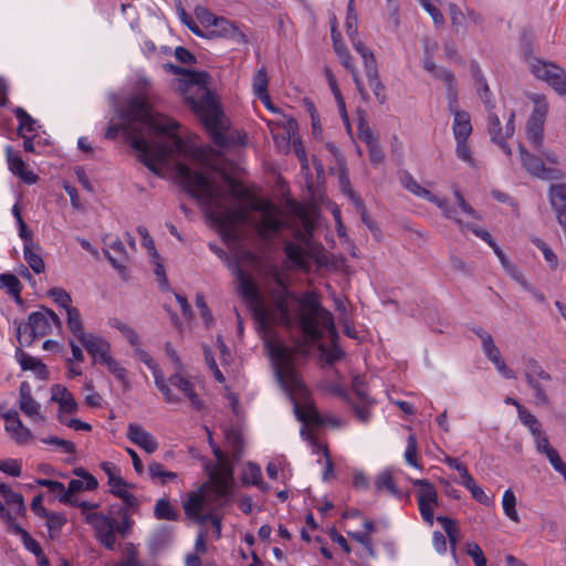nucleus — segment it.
<instances>
[{
    "mask_svg": "<svg viewBox=\"0 0 566 566\" xmlns=\"http://www.w3.org/2000/svg\"><path fill=\"white\" fill-rule=\"evenodd\" d=\"M176 178L184 190L197 200L210 222L219 228L223 240L233 239L234 227L248 221V210L242 207L230 209L224 205V195L205 174L195 171L185 164H179L176 169Z\"/></svg>",
    "mask_w": 566,
    "mask_h": 566,
    "instance_id": "1",
    "label": "nucleus"
},
{
    "mask_svg": "<svg viewBox=\"0 0 566 566\" xmlns=\"http://www.w3.org/2000/svg\"><path fill=\"white\" fill-rule=\"evenodd\" d=\"M298 307L296 323L306 339L319 342L328 334L332 346L319 345V350L327 364H334L344 358V350L337 345L338 333L333 314L322 305L321 296L315 291H305L297 297Z\"/></svg>",
    "mask_w": 566,
    "mask_h": 566,
    "instance_id": "2",
    "label": "nucleus"
},
{
    "mask_svg": "<svg viewBox=\"0 0 566 566\" xmlns=\"http://www.w3.org/2000/svg\"><path fill=\"white\" fill-rule=\"evenodd\" d=\"M119 117L129 126L142 124L155 133L172 138L177 148L184 145L178 136L179 124L169 116L154 112L147 94L129 96L119 109Z\"/></svg>",
    "mask_w": 566,
    "mask_h": 566,
    "instance_id": "3",
    "label": "nucleus"
},
{
    "mask_svg": "<svg viewBox=\"0 0 566 566\" xmlns=\"http://www.w3.org/2000/svg\"><path fill=\"white\" fill-rule=\"evenodd\" d=\"M265 346L274 365L275 375L290 398L294 400L295 397H305L307 388L294 368V358L298 353V347L286 346L273 339L268 340Z\"/></svg>",
    "mask_w": 566,
    "mask_h": 566,
    "instance_id": "4",
    "label": "nucleus"
},
{
    "mask_svg": "<svg viewBox=\"0 0 566 566\" xmlns=\"http://www.w3.org/2000/svg\"><path fill=\"white\" fill-rule=\"evenodd\" d=\"M119 134H122L124 139L130 144V147L138 153V160L151 172L158 175L159 165L166 160L171 149L166 145H150L145 138L140 137L139 128L129 126L125 122L109 125L104 137L108 140H114Z\"/></svg>",
    "mask_w": 566,
    "mask_h": 566,
    "instance_id": "5",
    "label": "nucleus"
},
{
    "mask_svg": "<svg viewBox=\"0 0 566 566\" xmlns=\"http://www.w3.org/2000/svg\"><path fill=\"white\" fill-rule=\"evenodd\" d=\"M53 327L61 328L62 321L59 315L46 307L29 314L25 322L17 326V338L21 346H30L36 338L51 334Z\"/></svg>",
    "mask_w": 566,
    "mask_h": 566,
    "instance_id": "6",
    "label": "nucleus"
},
{
    "mask_svg": "<svg viewBox=\"0 0 566 566\" xmlns=\"http://www.w3.org/2000/svg\"><path fill=\"white\" fill-rule=\"evenodd\" d=\"M301 295L302 294H300L298 297ZM270 296L271 305H266L263 302V307L268 315L263 319H261L259 316H254V319L264 332H269L271 327L275 325L291 328L294 325V319L291 315L289 300L293 297L295 301H297V296H293L286 287L272 291ZM296 303L298 304V302Z\"/></svg>",
    "mask_w": 566,
    "mask_h": 566,
    "instance_id": "7",
    "label": "nucleus"
},
{
    "mask_svg": "<svg viewBox=\"0 0 566 566\" xmlns=\"http://www.w3.org/2000/svg\"><path fill=\"white\" fill-rule=\"evenodd\" d=\"M226 500H216L208 483H202L195 491L187 493L182 509L188 520L197 524H205V520L211 517L208 516V510L222 506Z\"/></svg>",
    "mask_w": 566,
    "mask_h": 566,
    "instance_id": "8",
    "label": "nucleus"
},
{
    "mask_svg": "<svg viewBox=\"0 0 566 566\" xmlns=\"http://www.w3.org/2000/svg\"><path fill=\"white\" fill-rule=\"evenodd\" d=\"M532 74L547 83L557 94H566V71L559 65L534 57L530 62Z\"/></svg>",
    "mask_w": 566,
    "mask_h": 566,
    "instance_id": "9",
    "label": "nucleus"
},
{
    "mask_svg": "<svg viewBox=\"0 0 566 566\" xmlns=\"http://www.w3.org/2000/svg\"><path fill=\"white\" fill-rule=\"evenodd\" d=\"M412 485L418 488L416 497L421 518L431 526L434 522V509L438 506L437 490L434 485L426 479L413 480Z\"/></svg>",
    "mask_w": 566,
    "mask_h": 566,
    "instance_id": "10",
    "label": "nucleus"
},
{
    "mask_svg": "<svg viewBox=\"0 0 566 566\" xmlns=\"http://www.w3.org/2000/svg\"><path fill=\"white\" fill-rule=\"evenodd\" d=\"M238 292L247 302L253 317L263 319L268 314L263 307V297L252 277L240 266H237Z\"/></svg>",
    "mask_w": 566,
    "mask_h": 566,
    "instance_id": "11",
    "label": "nucleus"
},
{
    "mask_svg": "<svg viewBox=\"0 0 566 566\" xmlns=\"http://www.w3.org/2000/svg\"><path fill=\"white\" fill-rule=\"evenodd\" d=\"M518 155L522 167L530 175L545 181L564 179L565 175L563 170L554 167H546L542 158L532 155L523 145L518 146Z\"/></svg>",
    "mask_w": 566,
    "mask_h": 566,
    "instance_id": "12",
    "label": "nucleus"
},
{
    "mask_svg": "<svg viewBox=\"0 0 566 566\" xmlns=\"http://www.w3.org/2000/svg\"><path fill=\"white\" fill-rule=\"evenodd\" d=\"M86 524L90 525L96 539L108 551H113L116 544L115 520L111 516L99 513L98 515H88Z\"/></svg>",
    "mask_w": 566,
    "mask_h": 566,
    "instance_id": "13",
    "label": "nucleus"
},
{
    "mask_svg": "<svg viewBox=\"0 0 566 566\" xmlns=\"http://www.w3.org/2000/svg\"><path fill=\"white\" fill-rule=\"evenodd\" d=\"M232 478L233 469L231 463L228 460L217 462L209 474V482H207L216 500H226L228 497Z\"/></svg>",
    "mask_w": 566,
    "mask_h": 566,
    "instance_id": "14",
    "label": "nucleus"
},
{
    "mask_svg": "<svg viewBox=\"0 0 566 566\" xmlns=\"http://www.w3.org/2000/svg\"><path fill=\"white\" fill-rule=\"evenodd\" d=\"M189 103L191 109L198 116L205 127L221 120L222 111L220 109L216 97L210 92L207 91L198 99L189 98Z\"/></svg>",
    "mask_w": 566,
    "mask_h": 566,
    "instance_id": "15",
    "label": "nucleus"
},
{
    "mask_svg": "<svg viewBox=\"0 0 566 566\" xmlns=\"http://www.w3.org/2000/svg\"><path fill=\"white\" fill-rule=\"evenodd\" d=\"M547 104L535 102V106L526 124V134L530 144L539 149L544 142V123L547 115Z\"/></svg>",
    "mask_w": 566,
    "mask_h": 566,
    "instance_id": "16",
    "label": "nucleus"
},
{
    "mask_svg": "<svg viewBox=\"0 0 566 566\" xmlns=\"http://www.w3.org/2000/svg\"><path fill=\"white\" fill-rule=\"evenodd\" d=\"M205 38H222L230 40L237 44L248 43V36L241 27L224 17H219L217 23L211 30L206 32Z\"/></svg>",
    "mask_w": 566,
    "mask_h": 566,
    "instance_id": "17",
    "label": "nucleus"
},
{
    "mask_svg": "<svg viewBox=\"0 0 566 566\" xmlns=\"http://www.w3.org/2000/svg\"><path fill=\"white\" fill-rule=\"evenodd\" d=\"M18 406L21 412L34 422H44L45 416L41 412V403L34 399L31 387L27 381L19 388Z\"/></svg>",
    "mask_w": 566,
    "mask_h": 566,
    "instance_id": "18",
    "label": "nucleus"
},
{
    "mask_svg": "<svg viewBox=\"0 0 566 566\" xmlns=\"http://www.w3.org/2000/svg\"><path fill=\"white\" fill-rule=\"evenodd\" d=\"M51 400L59 405L56 418L63 421L69 415H74L78 410V403L76 402L73 394L63 385H54L52 387Z\"/></svg>",
    "mask_w": 566,
    "mask_h": 566,
    "instance_id": "19",
    "label": "nucleus"
},
{
    "mask_svg": "<svg viewBox=\"0 0 566 566\" xmlns=\"http://www.w3.org/2000/svg\"><path fill=\"white\" fill-rule=\"evenodd\" d=\"M1 417L6 421L4 430L18 444L28 443L32 439L31 430L22 423L15 409L4 411Z\"/></svg>",
    "mask_w": 566,
    "mask_h": 566,
    "instance_id": "20",
    "label": "nucleus"
},
{
    "mask_svg": "<svg viewBox=\"0 0 566 566\" xmlns=\"http://www.w3.org/2000/svg\"><path fill=\"white\" fill-rule=\"evenodd\" d=\"M80 343L94 363L103 364L111 356V344L102 336L90 333Z\"/></svg>",
    "mask_w": 566,
    "mask_h": 566,
    "instance_id": "21",
    "label": "nucleus"
},
{
    "mask_svg": "<svg viewBox=\"0 0 566 566\" xmlns=\"http://www.w3.org/2000/svg\"><path fill=\"white\" fill-rule=\"evenodd\" d=\"M4 151L9 170L27 185H34L39 177L27 168L22 157L13 150L11 145H7Z\"/></svg>",
    "mask_w": 566,
    "mask_h": 566,
    "instance_id": "22",
    "label": "nucleus"
},
{
    "mask_svg": "<svg viewBox=\"0 0 566 566\" xmlns=\"http://www.w3.org/2000/svg\"><path fill=\"white\" fill-rule=\"evenodd\" d=\"M126 436L130 442L144 449L149 454L154 453L159 447L157 439L140 424L129 423Z\"/></svg>",
    "mask_w": 566,
    "mask_h": 566,
    "instance_id": "23",
    "label": "nucleus"
},
{
    "mask_svg": "<svg viewBox=\"0 0 566 566\" xmlns=\"http://www.w3.org/2000/svg\"><path fill=\"white\" fill-rule=\"evenodd\" d=\"M107 484L109 486V493L120 499L126 509L136 510L139 506L138 499L129 491L132 485L120 475L117 478L111 476V481H108Z\"/></svg>",
    "mask_w": 566,
    "mask_h": 566,
    "instance_id": "24",
    "label": "nucleus"
},
{
    "mask_svg": "<svg viewBox=\"0 0 566 566\" xmlns=\"http://www.w3.org/2000/svg\"><path fill=\"white\" fill-rule=\"evenodd\" d=\"M287 261L296 269H310V253L300 243L286 240L283 245Z\"/></svg>",
    "mask_w": 566,
    "mask_h": 566,
    "instance_id": "25",
    "label": "nucleus"
},
{
    "mask_svg": "<svg viewBox=\"0 0 566 566\" xmlns=\"http://www.w3.org/2000/svg\"><path fill=\"white\" fill-rule=\"evenodd\" d=\"M167 384L169 385V387L174 386L181 392H184L185 396L189 399L190 405L193 409L201 410L205 408L203 401L200 399V397L196 394L193 389V384L184 376H181L180 374L176 373L171 375L168 378Z\"/></svg>",
    "mask_w": 566,
    "mask_h": 566,
    "instance_id": "26",
    "label": "nucleus"
},
{
    "mask_svg": "<svg viewBox=\"0 0 566 566\" xmlns=\"http://www.w3.org/2000/svg\"><path fill=\"white\" fill-rule=\"evenodd\" d=\"M488 112V132L492 142L496 143L507 156H512V149L505 142L504 130L501 127L499 116L493 112V109Z\"/></svg>",
    "mask_w": 566,
    "mask_h": 566,
    "instance_id": "27",
    "label": "nucleus"
},
{
    "mask_svg": "<svg viewBox=\"0 0 566 566\" xmlns=\"http://www.w3.org/2000/svg\"><path fill=\"white\" fill-rule=\"evenodd\" d=\"M324 75H325L327 84L335 97L339 115H340L344 124L349 126V118H348L347 111H346L345 99H344L342 92L338 87L337 80H336L333 71L328 66L324 67Z\"/></svg>",
    "mask_w": 566,
    "mask_h": 566,
    "instance_id": "28",
    "label": "nucleus"
},
{
    "mask_svg": "<svg viewBox=\"0 0 566 566\" xmlns=\"http://www.w3.org/2000/svg\"><path fill=\"white\" fill-rule=\"evenodd\" d=\"M107 249L104 253L109 263L118 271L125 269L124 262L127 259L124 243L119 239H115L111 242H106Z\"/></svg>",
    "mask_w": 566,
    "mask_h": 566,
    "instance_id": "29",
    "label": "nucleus"
},
{
    "mask_svg": "<svg viewBox=\"0 0 566 566\" xmlns=\"http://www.w3.org/2000/svg\"><path fill=\"white\" fill-rule=\"evenodd\" d=\"M65 314L67 329L72 333L75 339L80 342L90 334V332H86L85 329L84 321L77 307L66 308Z\"/></svg>",
    "mask_w": 566,
    "mask_h": 566,
    "instance_id": "30",
    "label": "nucleus"
},
{
    "mask_svg": "<svg viewBox=\"0 0 566 566\" xmlns=\"http://www.w3.org/2000/svg\"><path fill=\"white\" fill-rule=\"evenodd\" d=\"M452 130L454 139H468L472 133L471 116L465 111H454Z\"/></svg>",
    "mask_w": 566,
    "mask_h": 566,
    "instance_id": "31",
    "label": "nucleus"
},
{
    "mask_svg": "<svg viewBox=\"0 0 566 566\" xmlns=\"http://www.w3.org/2000/svg\"><path fill=\"white\" fill-rule=\"evenodd\" d=\"M471 67H472V75L476 83L478 93H479L480 97L482 98V101L486 107V111L494 109L495 106L491 99L492 94H491L490 87L486 83L484 75L482 74V71H481L479 64L474 62V63H472Z\"/></svg>",
    "mask_w": 566,
    "mask_h": 566,
    "instance_id": "32",
    "label": "nucleus"
},
{
    "mask_svg": "<svg viewBox=\"0 0 566 566\" xmlns=\"http://www.w3.org/2000/svg\"><path fill=\"white\" fill-rule=\"evenodd\" d=\"M243 484H251L256 486L262 492H266L270 490L268 483L263 481L262 471L259 464L249 462L243 471L242 476Z\"/></svg>",
    "mask_w": 566,
    "mask_h": 566,
    "instance_id": "33",
    "label": "nucleus"
},
{
    "mask_svg": "<svg viewBox=\"0 0 566 566\" xmlns=\"http://www.w3.org/2000/svg\"><path fill=\"white\" fill-rule=\"evenodd\" d=\"M149 369L151 370V374L154 376L155 385L158 388V390L163 394L165 401L167 403L180 402V397L172 392L158 364L155 363V367H149Z\"/></svg>",
    "mask_w": 566,
    "mask_h": 566,
    "instance_id": "34",
    "label": "nucleus"
},
{
    "mask_svg": "<svg viewBox=\"0 0 566 566\" xmlns=\"http://www.w3.org/2000/svg\"><path fill=\"white\" fill-rule=\"evenodd\" d=\"M41 247L39 244H30L23 247V256L28 265L36 274H41L45 270V264L41 255Z\"/></svg>",
    "mask_w": 566,
    "mask_h": 566,
    "instance_id": "35",
    "label": "nucleus"
},
{
    "mask_svg": "<svg viewBox=\"0 0 566 566\" xmlns=\"http://www.w3.org/2000/svg\"><path fill=\"white\" fill-rule=\"evenodd\" d=\"M365 72L368 85L371 88L376 99L379 104H384L387 99L386 86L379 78L377 65H371L368 70H365Z\"/></svg>",
    "mask_w": 566,
    "mask_h": 566,
    "instance_id": "36",
    "label": "nucleus"
},
{
    "mask_svg": "<svg viewBox=\"0 0 566 566\" xmlns=\"http://www.w3.org/2000/svg\"><path fill=\"white\" fill-rule=\"evenodd\" d=\"M148 475L151 481L161 485H165L170 481H175L178 478L177 473L166 470L161 463L156 461L149 463Z\"/></svg>",
    "mask_w": 566,
    "mask_h": 566,
    "instance_id": "37",
    "label": "nucleus"
},
{
    "mask_svg": "<svg viewBox=\"0 0 566 566\" xmlns=\"http://www.w3.org/2000/svg\"><path fill=\"white\" fill-rule=\"evenodd\" d=\"M285 227V222L269 213H265L256 226L260 237H268L270 233L280 232Z\"/></svg>",
    "mask_w": 566,
    "mask_h": 566,
    "instance_id": "38",
    "label": "nucleus"
},
{
    "mask_svg": "<svg viewBox=\"0 0 566 566\" xmlns=\"http://www.w3.org/2000/svg\"><path fill=\"white\" fill-rule=\"evenodd\" d=\"M295 411L297 418L305 424L323 426L326 422L325 418L321 416L313 406L300 408L298 405L295 403Z\"/></svg>",
    "mask_w": 566,
    "mask_h": 566,
    "instance_id": "39",
    "label": "nucleus"
},
{
    "mask_svg": "<svg viewBox=\"0 0 566 566\" xmlns=\"http://www.w3.org/2000/svg\"><path fill=\"white\" fill-rule=\"evenodd\" d=\"M524 376L526 381H528V379H541L545 381H549L552 379V376L544 370V368L535 358L528 357L524 360Z\"/></svg>",
    "mask_w": 566,
    "mask_h": 566,
    "instance_id": "40",
    "label": "nucleus"
},
{
    "mask_svg": "<svg viewBox=\"0 0 566 566\" xmlns=\"http://www.w3.org/2000/svg\"><path fill=\"white\" fill-rule=\"evenodd\" d=\"M108 325L112 328H116L117 331H119V333L126 338V340L129 343L132 347H136L139 345V336L137 332L128 324L124 323L117 317H113L109 318Z\"/></svg>",
    "mask_w": 566,
    "mask_h": 566,
    "instance_id": "41",
    "label": "nucleus"
},
{
    "mask_svg": "<svg viewBox=\"0 0 566 566\" xmlns=\"http://www.w3.org/2000/svg\"><path fill=\"white\" fill-rule=\"evenodd\" d=\"M154 516L159 521H177L179 514L167 499H159L155 504Z\"/></svg>",
    "mask_w": 566,
    "mask_h": 566,
    "instance_id": "42",
    "label": "nucleus"
},
{
    "mask_svg": "<svg viewBox=\"0 0 566 566\" xmlns=\"http://www.w3.org/2000/svg\"><path fill=\"white\" fill-rule=\"evenodd\" d=\"M461 485H463L472 495V497L484 505H489L491 502V499L486 495V493L483 491V489L478 485L474 478L471 475V473L463 480L459 482Z\"/></svg>",
    "mask_w": 566,
    "mask_h": 566,
    "instance_id": "43",
    "label": "nucleus"
},
{
    "mask_svg": "<svg viewBox=\"0 0 566 566\" xmlns=\"http://www.w3.org/2000/svg\"><path fill=\"white\" fill-rule=\"evenodd\" d=\"M343 66L352 74L353 81L356 85L357 91L359 92L361 98L367 101L368 94L363 85L360 77L358 76L357 70L354 65L353 57L348 53H344L343 56L339 57Z\"/></svg>",
    "mask_w": 566,
    "mask_h": 566,
    "instance_id": "44",
    "label": "nucleus"
},
{
    "mask_svg": "<svg viewBox=\"0 0 566 566\" xmlns=\"http://www.w3.org/2000/svg\"><path fill=\"white\" fill-rule=\"evenodd\" d=\"M14 535L20 536L23 546L27 551L32 553L34 556L42 555V547L38 541H35L28 531H25L22 526H14L11 531Z\"/></svg>",
    "mask_w": 566,
    "mask_h": 566,
    "instance_id": "45",
    "label": "nucleus"
},
{
    "mask_svg": "<svg viewBox=\"0 0 566 566\" xmlns=\"http://www.w3.org/2000/svg\"><path fill=\"white\" fill-rule=\"evenodd\" d=\"M502 507L504 514L514 523L520 522V516L516 511V496L512 489L504 491L502 496Z\"/></svg>",
    "mask_w": 566,
    "mask_h": 566,
    "instance_id": "46",
    "label": "nucleus"
},
{
    "mask_svg": "<svg viewBox=\"0 0 566 566\" xmlns=\"http://www.w3.org/2000/svg\"><path fill=\"white\" fill-rule=\"evenodd\" d=\"M400 181L406 190L422 199L427 200V198H429L431 193V191L421 187L419 182L408 171H405L401 175Z\"/></svg>",
    "mask_w": 566,
    "mask_h": 566,
    "instance_id": "47",
    "label": "nucleus"
},
{
    "mask_svg": "<svg viewBox=\"0 0 566 566\" xmlns=\"http://www.w3.org/2000/svg\"><path fill=\"white\" fill-rule=\"evenodd\" d=\"M13 114L19 122V125H18V134L19 135H24V132H27V133L35 132V120L31 117V115L25 109H23L22 107H15L13 109Z\"/></svg>",
    "mask_w": 566,
    "mask_h": 566,
    "instance_id": "48",
    "label": "nucleus"
},
{
    "mask_svg": "<svg viewBox=\"0 0 566 566\" xmlns=\"http://www.w3.org/2000/svg\"><path fill=\"white\" fill-rule=\"evenodd\" d=\"M15 358L23 370H42L45 365L38 358L30 356L21 348L15 349Z\"/></svg>",
    "mask_w": 566,
    "mask_h": 566,
    "instance_id": "49",
    "label": "nucleus"
},
{
    "mask_svg": "<svg viewBox=\"0 0 566 566\" xmlns=\"http://www.w3.org/2000/svg\"><path fill=\"white\" fill-rule=\"evenodd\" d=\"M114 377L122 382L124 388L129 387L128 371L112 355L103 363Z\"/></svg>",
    "mask_w": 566,
    "mask_h": 566,
    "instance_id": "50",
    "label": "nucleus"
},
{
    "mask_svg": "<svg viewBox=\"0 0 566 566\" xmlns=\"http://www.w3.org/2000/svg\"><path fill=\"white\" fill-rule=\"evenodd\" d=\"M338 182L342 191L355 203L359 196L353 190L345 163H339Z\"/></svg>",
    "mask_w": 566,
    "mask_h": 566,
    "instance_id": "51",
    "label": "nucleus"
},
{
    "mask_svg": "<svg viewBox=\"0 0 566 566\" xmlns=\"http://www.w3.org/2000/svg\"><path fill=\"white\" fill-rule=\"evenodd\" d=\"M437 522L440 523L441 526L443 527V530L449 538L451 549L454 553L455 545L458 542V536H459V530L457 526V522L449 516H442V515L437 517Z\"/></svg>",
    "mask_w": 566,
    "mask_h": 566,
    "instance_id": "52",
    "label": "nucleus"
},
{
    "mask_svg": "<svg viewBox=\"0 0 566 566\" xmlns=\"http://www.w3.org/2000/svg\"><path fill=\"white\" fill-rule=\"evenodd\" d=\"M0 285L7 289L8 294L20 301L22 284L20 280L12 273L0 274Z\"/></svg>",
    "mask_w": 566,
    "mask_h": 566,
    "instance_id": "53",
    "label": "nucleus"
},
{
    "mask_svg": "<svg viewBox=\"0 0 566 566\" xmlns=\"http://www.w3.org/2000/svg\"><path fill=\"white\" fill-rule=\"evenodd\" d=\"M42 518L46 520V527L51 537L59 535L63 526L66 524V517L61 513L48 511L46 515H43Z\"/></svg>",
    "mask_w": 566,
    "mask_h": 566,
    "instance_id": "54",
    "label": "nucleus"
},
{
    "mask_svg": "<svg viewBox=\"0 0 566 566\" xmlns=\"http://www.w3.org/2000/svg\"><path fill=\"white\" fill-rule=\"evenodd\" d=\"M427 200L434 203L442 211L444 217L454 220L460 227H462L463 221L457 218V210L450 206L447 199L440 198L431 192Z\"/></svg>",
    "mask_w": 566,
    "mask_h": 566,
    "instance_id": "55",
    "label": "nucleus"
},
{
    "mask_svg": "<svg viewBox=\"0 0 566 566\" xmlns=\"http://www.w3.org/2000/svg\"><path fill=\"white\" fill-rule=\"evenodd\" d=\"M48 295L59 307L63 308L65 312L66 308L74 307L72 305L73 301L71 294L63 287H52L48 291Z\"/></svg>",
    "mask_w": 566,
    "mask_h": 566,
    "instance_id": "56",
    "label": "nucleus"
},
{
    "mask_svg": "<svg viewBox=\"0 0 566 566\" xmlns=\"http://www.w3.org/2000/svg\"><path fill=\"white\" fill-rule=\"evenodd\" d=\"M81 491H87V489L85 486V481L80 480V479H72L69 482V485L65 489V492H63V494H59V501L63 504H66L71 501H73L74 499H76L77 496L75 494Z\"/></svg>",
    "mask_w": 566,
    "mask_h": 566,
    "instance_id": "57",
    "label": "nucleus"
},
{
    "mask_svg": "<svg viewBox=\"0 0 566 566\" xmlns=\"http://www.w3.org/2000/svg\"><path fill=\"white\" fill-rule=\"evenodd\" d=\"M269 76L266 69L263 66L256 71L252 80V88L254 95L263 94L268 97Z\"/></svg>",
    "mask_w": 566,
    "mask_h": 566,
    "instance_id": "58",
    "label": "nucleus"
},
{
    "mask_svg": "<svg viewBox=\"0 0 566 566\" xmlns=\"http://www.w3.org/2000/svg\"><path fill=\"white\" fill-rule=\"evenodd\" d=\"M345 27H346V33H347V36L349 38V40H354V38L358 36L355 0L348 1Z\"/></svg>",
    "mask_w": 566,
    "mask_h": 566,
    "instance_id": "59",
    "label": "nucleus"
},
{
    "mask_svg": "<svg viewBox=\"0 0 566 566\" xmlns=\"http://www.w3.org/2000/svg\"><path fill=\"white\" fill-rule=\"evenodd\" d=\"M518 419L523 426L527 427L532 436H538L543 431L542 423L528 409L521 410Z\"/></svg>",
    "mask_w": 566,
    "mask_h": 566,
    "instance_id": "60",
    "label": "nucleus"
},
{
    "mask_svg": "<svg viewBox=\"0 0 566 566\" xmlns=\"http://www.w3.org/2000/svg\"><path fill=\"white\" fill-rule=\"evenodd\" d=\"M405 460L406 462L413 468H421L418 462V443L417 438L413 433H410L407 438V447L405 450Z\"/></svg>",
    "mask_w": 566,
    "mask_h": 566,
    "instance_id": "61",
    "label": "nucleus"
},
{
    "mask_svg": "<svg viewBox=\"0 0 566 566\" xmlns=\"http://www.w3.org/2000/svg\"><path fill=\"white\" fill-rule=\"evenodd\" d=\"M375 486L377 491L387 490L392 495L400 494L391 473L388 471H384L377 476Z\"/></svg>",
    "mask_w": 566,
    "mask_h": 566,
    "instance_id": "62",
    "label": "nucleus"
},
{
    "mask_svg": "<svg viewBox=\"0 0 566 566\" xmlns=\"http://www.w3.org/2000/svg\"><path fill=\"white\" fill-rule=\"evenodd\" d=\"M304 104H305V108L311 117L312 134H313L314 138L319 139V138H322L323 129H322L319 115L315 107V104L307 98L304 101Z\"/></svg>",
    "mask_w": 566,
    "mask_h": 566,
    "instance_id": "63",
    "label": "nucleus"
},
{
    "mask_svg": "<svg viewBox=\"0 0 566 566\" xmlns=\"http://www.w3.org/2000/svg\"><path fill=\"white\" fill-rule=\"evenodd\" d=\"M6 503L14 510L18 515H24L27 512L23 495L19 492H14L11 489L3 495Z\"/></svg>",
    "mask_w": 566,
    "mask_h": 566,
    "instance_id": "64",
    "label": "nucleus"
}]
</instances>
